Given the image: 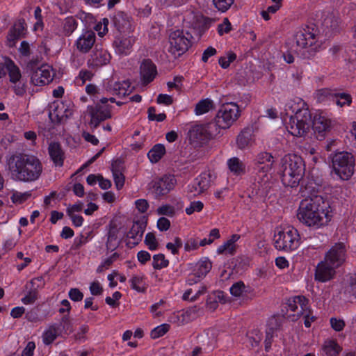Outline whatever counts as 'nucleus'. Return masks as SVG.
Instances as JSON below:
<instances>
[{
	"label": "nucleus",
	"mask_w": 356,
	"mask_h": 356,
	"mask_svg": "<svg viewBox=\"0 0 356 356\" xmlns=\"http://www.w3.org/2000/svg\"><path fill=\"white\" fill-rule=\"evenodd\" d=\"M49 154L51 159L56 166H63L64 162V153L60 144L57 143H51L49 145Z\"/></svg>",
	"instance_id": "a878e982"
},
{
	"label": "nucleus",
	"mask_w": 356,
	"mask_h": 356,
	"mask_svg": "<svg viewBox=\"0 0 356 356\" xmlns=\"http://www.w3.org/2000/svg\"><path fill=\"white\" fill-rule=\"evenodd\" d=\"M199 242L195 238H188L184 244V250L186 252H190L192 250H195L199 248Z\"/></svg>",
	"instance_id": "6e6d98bb"
},
{
	"label": "nucleus",
	"mask_w": 356,
	"mask_h": 356,
	"mask_svg": "<svg viewBox=\"0 0 356 356\" xmlns=\"http://www.w3.org/2000/svg\"><path fill=\"white\" fill-rule=\"evenodd\" d=\"M197 268L195 273L194 274V276L197 277L198 279H200L202 277H204L210 271L212 267V264L209 259H205L199 261L197 263Z\"/></svg>",
	"instance_id": "4c0bfd02"
},
{
	"label": "nucleus",
	"mask_w": 356,
	"mask_h": 356,
	"mask_svg": "<svg viewBox=\"0 0 356 356\" xmlns=\"http://www.w3.org/2000/svg\"><path fill=\"white\" fill-rule=\"evenodd\" d=\"M122 295L120 292L118 291H115L112 297H106V299H105V301L106 302L113 307H115V306H117L118 305V303L117 302V301L121 298Z\"/></svg>",
	"instance_id": "0e129e2a"
},
{
	"label": "nucleus",
	"mask_w": 356,
	"mask_h": 356,
	"mask_svg": "<svg viewBox=\"0 0 356 356\" xmlns=\"http://www.w3.org/2000/svg\"><path fill=\"white\" fill-rule=\"evenodd\" d=\"M118 257L117 253L113 254L110 257L105 259L101 266H99L97 268L98 272H102L104 268H108V267L113 264L114 261L116 260L117 257Z\"/></svg>",
	"instance_id": "680f3d73"
},
{
	"label": "nucleus",
	"mask_w": 356,
	"mask_h": 356,
	"mask_svg": "<svg viewBox=\"0 0 356 356\" xmlns=\"http://www.w3.org/2000/svg\"><path fill=\"white\" fill-rule=\"evenodd\" d=\"M170 328L168 324H162L153 329L151 332V337L152 339H157L163 336Z\"/></svg>",
	"instance_id": "c03bdc74"
},
{
	"label": "nucleus",
	"mask_w": 356,
	"mask_h": 356,
	"mask_svg": "<svg viewBox=\"0 0 356 356\" xmlns=\"http://www.w3.org/2000/svg\"><path fill=\"white\" fill-rule=\"evenodd\" d=\"M95 42V34L92 31H86L76 41L77 49L82 53L88 52Z\"/></svg>",
	"instance_id": "aec40b11"
},
{
	"label": "nucleus",
	"mask_w": 356,
	"mask_h": 356,
	"mask_svg": "<svg viewBox=\"0 0 356 356\" xmlns=\"http://www.w3.org/2000/svg\"><path fill=\"white\" fill-rule=\"evenodd\" d=\"M241 110L234 102L223 104L218 109L215 117L217 129H227L231 127L241 116Z\"/></svg>",
	"instance_id": "0eeeda50"
},
{
	"label": "nucleus",
	"mask_w": 356,
	"mask_h": 356,
	"mask_svg": "<svg viewBox=\"0 0 356 356\" xmlns=\"http://www.w3.org/2000/svg\"><path fill=\"white\" fill-rule=\"evenodd\" d=\"M147 222L144 219L136 220L133 225L127 234V237L134 240V244H138L143 238Z\"/></svg>",
	"instance_id": "4be33fe9"
},
{
	"label": "nucleus",
	"mask_w": 356,
	"mask_h": 356,
	"mask_svg": "<svg viewBox=\"0 0 356 356\" xmlns=\"http://www.w3.org/2000/svg\"><path fill=\"white\" fill-rule=\"evenodd\" d=\"M135 43V38L133 35L120 33L113 41V47L115 51L121 55L129 54Z\"/></svg>",
	"instance_id": "dca6fc26"
},
{
	"label": "nucleus",
	"mask_w": 356,
	"mask_h": 356,
	"mask_svg": "<svg viewBox=\"0 0 356 356\" xmlns=\"http://www.w3.org/2000/svg\"><path fill=\"white\" fill-rule=\"evenodd\" d=\"M38 299V291L36 289L32 290L28 293L22 299V302L24 305L33 304Z\"/></svg>",
	"instance_id": "864d4df0"
},
{
	"label": "nucleus",
	"mask_w": 356,
	"mask_h": 356,
	"mask_svg": "<svg viewBox=\"0 0 356 356\" xmlns=\"http://www.w3.org/2000/svg\"><path fill=\"white\" fill-rule=\"evenodd\" d=\"M90 291L93 296H99L102 293L103 289L99 282H93L90 284Z\"/></svg>",
	"instance_id": "338daca9"
},
{
	"label": "nucleus",
	"mask_w": 356,
	"mask_h": 356,
	"mask_svg": "<svg viewBox=\"0 0 356 356\" xmlns=\"http://www.w3.org/2000/svg\"><path fill=\"white\" fill-rule=\"evenodd\" d=\"M108 19L104 18L102 22L98 23L95 26V30L97 31L99 36H104L108 32Z\"/></svg>",
	"instance_id": "5fc2aeb1"
},
{
	"label": "nucleus",
	"mask_w": 356,
	"mask_h": 356,
	"mask_svg": "<svg viewBox=\"0 0 356 356\" xmlns=\"http://www.w3.org/2000/svg\"><path fill=\"white\" fill-rule=\"evenodd\" d=\"M110 58L111 56L107 51H97L93 55L92 64L95 66H102L106 65Z\"/></svg>",
	"instance_id": "c9c22d12"
},
{
	"label": "nucleus",
	"mask_w": 356,
	"mask_h": 356,
	"mask_svg": "<svg viewBox=\"0 0 356 356\" xmlns=\"http://www.w3.org/2000/svg\"><path fill=\"white\" fill-rule=\"evenodd\" d=\"M94 74L88 70H81L79 72V76L77 77V81L81 80V85H83L86 81H90L93 77Z\"/></svg>",
	"instance_id": "bf43d9fd"
},
{
	"label": "nucleus",
	"mask_w": 356,
	"mask_h": 356,
	"mask_svg": "<svg viewBox=\"0 0 356 356\" xmlns=\"http://www.w3.org/2000/svg\"><path fill=\"white\" fill-rule=\"evenodd\" d=\"M168 42V51L175 58L183 55L191 45V41L186 37L183 31L181 30L171 32L169 35Z\"/></svg>",
	"instance_id": "9d476101"
},
{
	"label": "nucleus",
	"mask_w": 356,
	"mask_h": 356,
	"mask_svg": "<svg viewBox=\"0 0 356 356\" xmlns=\"http://www.w3.org/2000/svg\"><path fill=\"white\" fill-rule=\"evenodd\" d=\"M156 212L159 215H163L172 217L175 214V209L174 207L170 204H164L159 207L156 209Z\"/></svg>",
	"instance_id": "8fccbe9b"
},
{
	"label": "nucleus",
	"mask_w": 356,
	"mask_h": 356,
	"mask_svg": "<svg viewBox=\"0 0 356 356\" xmlns=\"http://www.w3.org/2000/svg\"><path fill=\"white\" fill-rule=\"evenodd\" d=\"M120 163L115 161L111 165L113 180L118 190L122 188L124 184L125 177L119 168Z\"/></svg>",
	"instance_id": "2f4dec72"
},
{
	"label": "nucleus",
	"mask_w": 356,
	"mask_h": 356,
	"mask_svg": "<svg viewBox=\"0 0 356 356\" xmlns=\"http://www.w3.org/2000/svg\"><path fill=\"white\" fill-rule=\"evenodd\" d=\"M170 227V222L168 218L161 217L158 220L157 227L160 231H167Z\"/></svg>",
	"instance_id": "69168bd1"
},
{
	"label": "nucleus",
	"mask_w": 356,
	"mask_h": 356,
	"mask_svg": "<svg viewBox=\"0 0 356 356\" xmlns=\"http://www.w3.org/2000/svg\"><path fill=\"white\" fill-rule=\"evenodd\" d=\"M156 101L158 104L169 106L172 104L173 99L170 95L160 94L158 95Z\"/></svg>",
	"instance_id": "e2e57ef3"
},
{
	"label": "nucleus",
	"mask_w": 356,
	"mask_h": 356,
	"mask_svg": "<svg viewBox=\"0 0 356 356\" xmlns=\"http://www.w3.org/2000/svg\"><path fill=\"white\" fill-rule=\"evenodd\" d=\"M69 298L74 302H79L83 300V294L77 288H72L68 293Z\"/></svg>",
	"instance_id": "13d9d810"
},
{
	"label": "nucleus",
	"mask_w": 356,
	"mask_h": 356,
	"mask_svg": "<svg viewBox=\"0 0 356 356\" xmlns=\"http://www.w3.org/2000/svg\"><path fill=\"white\" fill-rule=\"evenodd\" d=\"M169 261L165 259L163 254H158L153 256L152 266L154 269H161L168 266Z\"/></svg>",
	"instance_id": "37998d69"
},
{
	"label": "nucleus",
	"mask_w": 356,
	"mask_h": 356,
	"mask_svg": "<svg viewBox=\"0 0 356 356\" xmlns=\"http://www.w3.org/2000/svg\"><path fill=\"white\" fill-rule=\"evenodd\" d=\"M337 92L335 89L321 88L315 92L314 97L320 103L333 101Z\"/></svg>",
	"instance_id": "c756f323"
},
{
	"label": "nucleus",
	"mask_w": 356,
	"mask_h": 356,
	"mask_svg": "<svg viewBox=\"0 0 356 356\" xmlns=\"http://www.w3.org/2000/svg\"><path fill=\"white\" fill-rule=\"evenodd\" d=\"M322 349L327 356H337L341 350L338 343L332 340L325 341Z\"/></svg>",
	"instance_id": "72a5a7b5"
},
{
	"label": "nucleus",
	"mask_w": 356,
	"mask_h": 356,
	"mask_svg": "<svg viewBox=\"0 0 356 356\" xmlns=\"http://www.w3.org/2000/svg\"><path fill=\"white\" fill-rule=\"evenodd\" d=\"M8 170L13 179L23 182L38 180L43 171L40 160L35 156L27 154H15L8 161Z\"/></svg>",
	"instance_id": "f03ea898"
},
{
	"label": "nucleus",
	"mask_w": 356,
	"mask_h": 356,
	"mask_svg": "<svg viewBox=\"0 0 356 356\" xmlns=\"http://www.w3.org/2000/svg\"><path fill=\"white\" fill-rule=\"evenodd\" d=\"M87 112L90 117V125L97 127L101 122L111 118V106L97 103L95 106H88Z\"/></svg>",
	"instance_id": "ddd939ff"
},
{
	"label": "nucleus",
	"mask_w": 356,
	"mask_h": 356,
	"mask_svg": "<svg viewBox=\"0 0 356 356\" xmlns=\"http://www.w3.org/2000/svg\"><path fill=\"white\" fill-rule=\"evenodd\" d=\"M333 172L342 180H348L354 174L355 159L351 153L337 152L330 155Z\"/></svg>",
	"instance_id": "39448f33"
},
{
	"label": "nucleus",
	"mask_w": 356,
	"mask_h": 356,
	"mask_svg": "<svg viewBox=\"0 0 356 356\" xmlns=\"http://www.w3.org/2000/svg\"><path fill=\"white\" fill-rule=\"evenodd\" d=\"M165 152L164 145L161 144L155 145L153 148L148 152L147 156L152 163L158 162Z\"/></svg>",
	"instance_id": "f704fd0d"
},
{
	"label": "nucleus",
	"mask_w": 356,
	"mask_h": 356,
	"mask_svg": "<svg viewBox=\"0 0 356 356\" xmlns=\"http://www.w3.org/2000/svg\"><path fill=\"white\" fill-rule=\"evenodd\" d=\"M77 24L76 19L72 17L65 18L63 22V32L65 35H71L76 29Z\"/></svg>",
	"instance_id": "a19ab883"
},
{
	"label": "nucleus",
	"mask_w": 356,
	"mask_h": 356,
	"mask_svg": "<svg viewBox=\"0 0 356 356\" xmlns=\"http://www.w3.org/2000/svg\"><path fill=\"white\" fill-rule=\"evenodd\" d=\"M331 120L323 113H317L315 114L313 120V129L321 136H324L325 133L328 132L331 129Z\"/></svg>",
	"instance_id": "412c9836"
},
{
	"label": "nucleus",
	"mask_w": 356,
	"mask_h": 356,
	"mask_svg": "<svg viewBox=\"0 0 356 356\" xmlns=\"http://www.w3.org/2000/svg\"><path fill=\"white\" fill-rule=\"evenodd\" d=\"M219 134L220 130L212 122L195 125L190 130L191 138L200 144L207 143Z\"/></svg>",
	"instance_id": "9b49d317"
},
{
	"label": "nucleus",
	"mask_w": 356,
	"mask_h": 356,
	"mask_svg": "<svg viewBox=\"0 0 356 356\" xmlns=\"http://www.w3.org/2000/svg\"><path fill=\"white\" fill-rule=\"evenodd\" d=\"M286 106L295 113L286 124L287 131L293 136H305L309 130L312 119L310 111L305 103L301 99L297 98L289 102Z\"/></svg>",
	"instance_id": "7ed1b4c3"
},
{
	"label": "nucleus",
	"mask_w": 356,
	"mask_h": 356,
	"mask_svg": "<svg viewBox=\"0 0 356 356\" xmlns=\"http://www.w3.org/2000/svg\"><path fill=\"white\" fill-rule=\"evenodd\" d=\"M300 235L296 229L288 226L277 229L274 235V243L279 250L291 251L296 250L300 244Z\"/></svg>",
	"instance_id": "423d86ee"
},
{
	"label": "nucleus",
	"mask_w": 356,
	"mask_h": 356,
	"mask_svg": "<svg viewBox=\"0 0 356 356\" xmlns=\"http://www.w3.org/2000/svg\"><path fill=\"white\" fill-rule=\"evenodd\" d=\"M58 335V328L55 325L49 327L43 333L42 339L43 342L49 345L51 343Z\"/></svg>",
	"instance_id": "ea45409f"
},
{
	"label": "nucleus",
	"mask_w": 356,
	"mask_h": 356,
	"mask_svg": "<svg viewBox=\"0 0 356 356\" xmlns=\"http://www.w3.org/2000/svg\"><path fill=\"white\" fill-rule=\"evenodd\" d=\"M145 243L150 250H155L158 248V242L156 236L152 232H149L146 234Z\"/></svg>",
	"instance_id": "a18cd8bd"
},
{
	"label": "nucleus",
	"mask_w": 356,
	"mask_h": 356,
	"mask_svg": "<svg viewBox=\"0 0 356 356\" xmlns=\"http://www.w3.org/2000/svg\"><path fill=\"white\" fill-rule=\"evenodd\" d=\"M333 102H334L335 104L341 108L343 106H350L352 103V97L347 92H337Z\"/></svg>",
	"instance_id": "58836bf2"
},
{
	"label": "nucleus",
	"mask_w": 356,
	"mask_h": 356,
	"mask_svg": "<svg viewBox=\"0 0 356 356\" xmlns=\"http://www.w3.org/2000/svg\"><path fill=\"white\" fill-rule=\"evenodd\" d=\"M54 76L53 67L48 64H43L33 71L31 81L35 86H43L51 83Z\"/></svg>",
	"instance_id": "4468645a"
},
{
	"label": "nucleus",
	"mask_w": 356,
	"mask_h": 356,
	"mask_svg": "<svg viewBox=\"0 0 356 356\" xmlns=\"http://www.w3.org/2000/svg\"><path fill=\"white\" fill-rule=\"evenodd\" d=\"M113 24L120 33L128 32L131 30V24L129 17L124 13H118L113 17Z\"/></svg>",
	"instance_id": "393cba45"
},
{
	"label": "nucleus",
	"mask_w": 356,
	"mask_h": 356,
	"mask_svg": "<svg viewBox=\"0 0 356 356\" xmlns=\"http://www.w3.org/2000/svg\"><path fill=\"white\" fill-rule=\"evenodd\" d=\"M257 161L259 164L268 163L267 165L261 166L259 171V174H262V177H267V172L271 169V165L273 163V156L268 152H261L257 155Z\"/></svg>",
	"instance_id": "cd10ccee"
},
{
	"label": "nucleus",
	"mask_w": 356,
	"mask_h": 356,
	"mask_svg": "<svg viewBox=\"0 0 356 356\" xmlns=\"http://www.w3.org/2000/svg\"><path fill=\"white\" fill-rule=\"evenodd\" d=\"M26 23L24 19H20L17 20L10 28L7 35L8 46L13 47L15 45L16 42L25 35Z\"/></svg>",
	"instance_id": "a211bd4d"
},
{
	"label": "nucleus",
	"mask_w": 356,
	"mask_h": 356,
	"mask_svg": "<svg viewBox=\"0 0 356 356\" xmlns=\"http://www.w3.org/2000/svg\"><path fill=\"white\" fill-rule=\"evenodd\" d=\"M156 74V69L154 64L149 60H145L140 65V75L145 83L153 81Z\"/></svg>",
	"instance_id": "5701e85b"
},
{
	"label": "nucleus",
	"mask_w": 356,
	"mask_h": 356,
	"mask_svg": "<svg viewBox=\"0 0 356 356\" xmlns=\"http://www.w3.org/2000/svg\"><path fill=\"white\" fill-rule=\"evenodd\" d=\"M167 86L169 90L175 89L177 91H180L182 87V77L175 76L173 79V81L168 82Z\"/></svg>",
	"instance_id": "4d7b16f0"
},
{
	"label": "nucleus",
	"mask_w": 356,
	"mask_h": 356,
	"mask_svg": "<svg viewBox=\"0 0 356 356\" xmlns=\"http://www.w3.org/2000/svg\"><path fill=\"white\" fill-rule=\"evenodd\" d=\"M213 108V102L211 99L206 98L201 99L196 104L194 112L197 115H200L209 112Z\"/></svg>",
	"instance_id": "473e14b6"
},
{
	"label": "nucleus",
	"mask_w": 356,
	"mask_h": 356,
	"mask_svg": "<svg viewBox=\"0 0 356 356\" xmlns=\"http://www.w3.org/2000/svg\"><path fill=\"white\" fill-rule=\"evenodd\" d=\"M212 178L213 176L210 172H204L199 175L196 179L195 186L196 193L195 195H200L207 191L211 185Z\"/></svg>",
	"instance_id": "b1692460"
},
{
	"label": "nucleus",
	"mask_w": 356,
	"mask_h": 356,
	"mask_svg": "<svg viewBox=\"0 0 356 356\" xmlns=\"http://www.w3.org/2000/svg\"><path fill=\"white\" fill-rule=\"evenodd\" d=\"M35 348V344L33 341L28 342L21 356H33Z\"/></svg>",
	"instance_id": "774afa93"
},
{
	"label": "nucleus",
	"mask_w": 356,
	"mask_h": 356,
	"mask_svg": "<svg viewBox=\"0 0 356 356\" xmlns=\"http://www.w3.org/2000/svg\"><path fill=\"white\" fill-rule=\"evenodd\" d=\"M252 134L250 131H241L236 138V144L239 149H243L251 145Z\"/></svg>",
	"instance_id": "e433bc0d"
},
{
	"label": "nucleus",
	"mask_w": 356,
	"mask_h": 356,
	"mask_svg": "<svg viewBox=\"0 0 356 356\" xmlns=\"http://www.w3.org/2000/svg\"><path fill=\"white\" fill-rule=\"evenodd\" d=\"M164 305V301L161 300L159 302L152 305L150 307V312L153 314L154 318H158L163 314V312L159 310Z\"/></svg>",
	"instance_id": "052dcab7"
},
{
	"label": "nucleus",
	"mask_w": 356,
	"mask_h": 356,
	"mask_svg": "<svg viewBox=\"0 0 356 356\" xmlns=\"http://www.w3.org/2000/svg\"><path fill=\"white\" fill-rule=\"evenodd\" d=\"M337 268V267L323 260L316 266L314 278L316 281L321 282L330 281L334 277Z\"/></svg>",
	"instance_id": "f3484780"
},
{
	"label": "nucleus",
	"mask_w": 356,
	"mask_h": 356,
	"mask_svg": "<svg viewBox=\"0 0 356 356\" xmlns=\"http://www.w3.org/2000/svg\"><path fill=\"white\" fill-rule=\"evenodd\" d=\"M282 181L287 186L295 187L305 172L302 159L296 154H286L281 160Z\"/></svg>",
	"instance_id": "20e7f679"
},
{
	"label": "nucleus",
	"mask_w": 356,
	"mask_h": 356,
	"mask_svg": "<svg viewBox=\"0 0 356 356\" xmlns=\"http://www.w3.org/2000/svg\"><path fill=\"white\" fill-rule=\"evenodd\" d=\"M232 30V24L227 18H224L222 23L218 26V32L220 35L228 33Z\"/></svg>",
	"instance_id": "603ef678"
},
{
	"label": "nucleus",
	"mask_w": 356,
	"mask_h": 356,
	"mask_svg": "<svg viewBox=\"0 0 356 356\" xmlns=\"http://www.w3.org/2000/svg\"><path fill=\"white\" fill-rule=\"evenodd\" d=\"M331 327L336 332H340L343 330L346 323L343 319L332 317L330 319Z\"/></svg>",
	"instance_id": "3c124183"
},
{
	"label": "nucleus",
	"mask_w": 356,
	"mask_h": 356,
	"mask_svg": "<svg viewBox=\"0 0 356 356\" xmlns=\"http://www.w3.org/2000/svg\"><path fill=\"white\" fill-rule=\"evenodd\" d=\"M227 165L229 172L235 176H240L245 173V165L238 157H232L228 159Z\"/></svg>",
	"instance_id": "bb28decb"
},
{
	"label": "nucleus",
	"mask_w": 356,
	"mask_h": 356,
	"mask_svg": "<svg viewBox=\"0 0 356 356\" xmlns=\"http://www.w3.org/2000/svg\"><path fill=\"white\" fill-rule=\"evenodd\" d=\"M131 287L138 292H144L145 290V284L143 276L134 275L129 280Z\"/></svg>",
	"instance_id": "79ce46f5"
},
{
	"label": "nucleus",
	"mask_w": 356,
	"mask_h": 356,
	"mask_svg": "<svg viewBox=\"0 0 356 356\" xmlns=\"http://www.w3.org/2000/svg\"><path fill=\"white\" fill-rule=\"evenodd\" d=\"M245 286L243 282H237L231 286L229 291L232 296L240 297L245 291Z\"/></svg>",
	"instance_id": "de8ad7c7"
},
{
	"label": "nucleus",
	"mask_w": 356,
	"mask_h": 356,
	"mask_svg": "<svg viewBox=\"0 0 356 356\" xmlns=\"http://www.w3.org/2000/svg\"><path fill=\"white\" fill-rule=\"evenodd\" d=\"M6 70L15 95L23 96L26 93V82L22 79L19 67L9 58H6Z\"/></svg>",
	"instance_id": "1a4fd4ad"
},
{
	"label": "nucleus",
	"mask_w": 356,
	"mask_h": 356,
	"mask_svg": "<svg viewBox=\"0 0 356 356\" xmlns=\"http://www.w3.org/2000/svg\"><path fill=\"white\" fill-rule=\"evenodd\" d=\"M330 207L321 196L303 199L297 210L298 220L306 227L318 229L326 226L331 220Z\"/></svg>",
	"instance_id": "f257e3e1"
},
{
	"label": "nucleus",
	"mask_w": 356,
	"mask_h": 356,
	"mask_svg": "<svg viewBox=\"0 0 356 356\" xmlns=\"http://www.w3.org/2000/svg\"><path fill=\"white\" fill-rule=\"evenodd\" d=\"M177 184V180L173 175H165L156 178L149 184V189L156 197L164 196L172 191Z\"/></svg>",
	"instance_id": "f8f14e48"
},
{
	"label": "nucleus",
	"mask_w": 356,
	"mask_h": 356,
	"mask_svg": "<svg viewBox=\"0 0 356 356\" xmlns=\"http://www.w3.org/2000/svg\"><path fill=\"white\" fill-rule=\"evenodd\" d=\"M240 238V235L233 234L229 239L218 248L217 252L219 254H233L236 248V242Z\"/></svg>",
	"instance_id": "c85d7f7f"
},
{
	"label": "nucleus",
	"mask_w": 356,
	"mask_h": 356,
	"mask_svg": "<svg viewBox=\"0 0 356 356\" xmlns=\"http://www.w3.org/2000/svg\"><path fill=\"white\" fill-rule=\"evenodd\" d=\"M346 248L343 243H337L325 254L323 260L337 268L346 261Z\"/></svg>",
	"instance_id": "2eb2a0df"
},
{
	"label": "nucleus",
	"mask_w": 356,
	"mask_h": 356,
	"mask_svg": "<svg viewBox=\"0 0 356 356\" xmlns=\"http://www.w3.org/2000/svg\"><path fill=\"white\" fill-rule=\"evenodd\" d=\"M112 90L113 95L123 97L131 92V83L128 81L116 82L113 84Z\"/></svg>",
	"instance_id": "7c9ffc66"
},
{
	"label": "nucleus",
	"mask_w": 356,
	"mask_h": 356,
	"mask_svg": "<svg viewBox=\"0 0 356 356\" xmlns=\"http://www.w3.org/2000/svg\"><path fill=\"white\" fill-rule=\"evenodd\" d=\"M287 318L296 321L302 315L309 314V300L305 296H298L289 298L286 302Z\"/></svg>",
	"instance_id": "6e6552de"
},
{
	"label": "nucleus",
	"mask_w": 356,
	"mask_h": 356,
	"mask_svg": "<svg viewBox=\"0 0 356 356\" xmlns=\"http://www.w3.org/2000/svg\"><path fill=\"white\" fill-rule=\"evenodd\" d=\"M204 208V204L201 201H193L191 202L190 205L186 208V213L188 215H191L195 212H200Z\"/></svg>",
	"instance_id": "09e8293b"
},
{
	"label": "nucleus",
	"mask_w": 356,
	"mask_h": 356,
	"mask_svg": "<svg viewBox=\"0 0 356 356\" xmlns=\"http://www.w3.org/2000/svg\"><path fill=\"white\" fill-rule=\"evenodd\" d=\"M315 34L310 31L309 28L298 30L294 35L297 47L306 48L315 42Z\"/></svg>",
	"instance_id": "6ab92c4d"
},
{
	"label": "nucleus",
	"mask_w": 356,
	"mask_h": 356,
	"mask_svg": "<svg viewBox=\"0 0 356 356\" xmlns=\"http://www.w3.org/2000/svg\"><path fill=\"white\" fill-rule=\"evenodd\" d=\"M216 8L221 11H227L234 3V0H213Z\"/></svg>",
	"instance_id": "49530a36"
}]
</instances>
